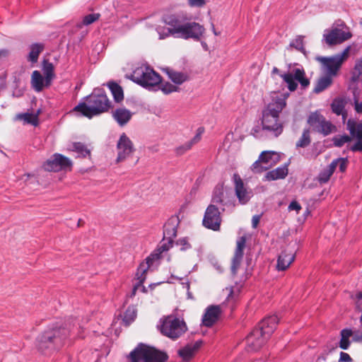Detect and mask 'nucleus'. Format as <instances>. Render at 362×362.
Here are the masks:
<instances>
[{
    "label": "nucleus",
    "instance_id": "aec40b11",
    "mask_svg": "<svg viewBox=\"0 0 362 362\" xmlns=\"http://www.w3.org/2000/svg\"><path fill=\"white\" fill-rule=\"evenodd\" d=\"M221 314L220 305H209L202 316V324L208 327L214 325Z\"/></svg>",
    "mask_w": 362,
    "mask_h": 362
},
{
    "label": "nucleus",
    "instance_id": "f03ea898",
    "mask_svg": "<svg viewBox=\"0 0 362 362\" xmlns=\"http://www.w3.org/2000/svg\"><path fill=\"white\" fill-rule=\"evenodd\" d=\"M85 102L79 103L74 110L89 119L108 112L112 107L105 90L102 88H95L93 92L85 98Z\"/></svg>",
    "mask_w": 362,
    "mask_h": 362
},
{
    "label": "nucleus",
    "instance_id": "bf43d9fd",
    "mask_svg": "<svg viewBox=\"0 0 362 362\" xmlns=\"http://www.w3.org/2000/svg\"><path fill=\"white\" fill-rule=\"evenodd\" d=\"M339 361L340 362H352V358L347 353L341 352L340 357H339Z\"/></svg>",
    "mask_w": 362,
    "mask_h": 362
},
{
    "label": "nucleus",
    "instance_id": "a19ab883",
    "mask_svg": "<svg viewBox=\"0 0 362 362\" xmlns=\"http://www.w3.org/2000/svg\"><path fill=\"white\" fill-rule=\"evenodd\" d=\"M289 46L291 47L295 48L303 54H305V50L303 45V37L301 35L298 36L296 39L292 40L290 42Z\"/></svg>",
    "mask_w": 362,
    "mask_h": 362
},
{
    "label": "nucleus",
    "instance_id": "a878e982",
    "mask_svg": "<svg viewBox=\"0 0 362 362\" xmlns=\"http://www.w3.org/2000/svg\"><path fill=\"white\" fill-rule=\"evenodd\" d=\"M288 175V168L286 165L278 167L277 168L269 171L265 175L266 180H276L283 179Z\"/></svg>",
    "mask_w": 362,
    "mask_h": 362
},
{
    "label": "nucleus",
    "instance_id": "338daca9",
    "mask_svg": "<svg viewBox=\"0 0 362 362\" xmlns=\"http://www.w3.org/2000/svg\"><path fill=\"white\" fill-rule=\"evenodd\" d=\"M355 110L358 113H362V101L359 103L356 102Z\"/></svg>",
    "mask_w": 362,
    "mask_h": 362
},
{
    "label": "nucleus",
    "instance_id": "6e6d98bb",
    "mask_svg": "<svg viewBox=\"0 0 362 362\" xmlns=\"http://www.w3.org/2000/svg\"><path fill=\"white\" fill-rule=\"evenodd\" d=\"M354 332H353L351 329H343L341 331V337L343 338L349 339L350 337H354Z\"/></svg>",
    "mask_w": 362,
    "mask_h": 362
},
{
    "label": "nucleus",
    "instance_id": "1a4fd4ad",
    "mask_svg": "<svg viewBox=\"0 0 362 362\" xmlns=\"http://www.w3.org/2000/svg\"><path fill=\"white\" fill-rule=\"evenodd\" d=\"M187 330V327L184 320L174 315L164 317L160 328L163 335L173 340L180 338Z\"/></svg>",
    "mask_w": 362,
    "mask_h": 362
},
{
    "label": "nucleus",
    "instance_id": "6e6552de",
    "mask_svg": "<svg viewBox=\"0 0 362 362\" xmlns=\"http://www.w3.org/2000/svg\"><path fill=\"white\" fill-rule=\"evenodd\" d=\"M130 78L141 86L151 90L161 82V76L149 66H141L136 68Z\"/></svg>",
    "mask_w": 362,
    "mask_h": 362
},
{
    "label": "nucleus",
    "instance_id": "c9c22d12",
    "mask_svg": "<svg viewBox=\"0 0 362 362\" xmlns=\"http://www.w3.org/2000/svg\"><path fill=\"white\" fill-rule=\"evenodd\" d=\"M311 142L310 129H304L299 140L296 142V148H305Z\"/></svg>",
    "mask_w": 362,
    "mask_h": 362
},
{
    "label": "nucleus",
    "instance_id": "c756f323",
    "mask_svg": "<svg viewBox=\"0 0 362 362\" xmlns=\"http://www.w3.org/2000/svg\"><path fill=\"white\" fill-rule=\"evenodd\" d=\"M336 169V163H331L329 165H327L325 169L320 171L318 175L317 180L320 184L327 183L330 177L334 173Z\"/></svg>",
    "mask_w": 362,
    "mask_h": 362
},
{
    "label": "nucleus",
    "instance_id": "6ab92c4d",
    "mask_svg": "<svg viewBox=\"0 0 362 362\" xmlns=\"http://www.w3.org/2000/svg\"><path fill=\"white\" fill-rule=\"evenodd\" d=\"M245 244L246 238L245 236H241L238 238L236 242V248L232 259V264L230 268L233 276H235L238 272V269L243 257Z\"/></svg>",
    "mask_w": 362,
    "mask_h": 362
},
{
    "label": "nucleus",
    "instance_id": "39448f33",
    "mask_svg": "<svg viewBox=\"0 0 362 362\" xmlns=\"http://www.w3.org/2000/svg\"><path fill=\"white\" fill-rule=\"evenodd\" d=\"M69 334V330L67 328L55 325L37 337L36 346L42 352L57 349L62 346Z\"/></svg>",
    "mask_w": 362,
    "mask_h": 362
},
{
    "label": "nucleus",
    "instance_id": "2eb2a0df",
    "mask_svg": "<svg viewBox=\"0 0 362 362\" xmlns=\"http://www.w3.org/2000/svg\"><path fill=\"white\" fill-rule=\"evenodd\" d=\"M71 165L72 163L69 158L60 153H54L44 163L43 168L49 172H59L70 168Z\"/></svg>",
    "mask_w": 362,
    "mask_h": 362
},
{
    "label": "nucleus",
    "instance_id": "4be33fe9",
    "mask_svg": "<svg viewBox=\"0 0 362 362\" xmlns=\"http://www.w3.org/2000/svg\"><path fill=\"white\" fill-rule=\"evenodd\" d=\"M175 20V14L167 15L163 17V22L168 26L159 27L157 28V32L159 35V39H165L170 36L173 37V28L174 26L171 23L172 21Z\"/></svg>",
    "mask_w": 362,
    "mask_h": 362
},
{
    "label": "nucleus",
    "instance_id": "423d86ee",
    "mask_svg": "<svg viewBox=\"0 0 362 362\" xmlns=\"http://www.w3.org/2000/svg\"><path fill=\"white\" fill-rule=\"evenodd\" d=\"M177 235V228L175 225L169 223L165 224L163 227V238L160 245L156 250L152 252L148 257H146V262L140 264V270L142 273L147 272L153 262L160 258L161 254L168 251L173 243V238Z\"/></svg>",
    "mask_w": 362,
    "mask_h": 362
},
{
    "label": "nucleus",
    "instance_id": "3c124183",
    "mask_svg": "<svg viewBox=\"0 0 362 362\" xmlns=\"http://www.w3.org/2000/svg\"><path fill=\"white\" fill-rule=\"evenodd\" d=\"M204 128L203 127H199L197 129L195 136L190 141H189L192 144V146L195 145L201 140L202 135L204 134Z\"/></svg>",
    "mask_w": 362,
    "mask_h": 362
},
{
    "label": "nucleus",
    "instance_id": "ddd939ff",
    "mask_svg": "<svg viewBox=\"0 0 362 362\" xmlns=\"http://www.w3.org/2000/svg\"><path fill=\"white\" fill-rule=\"evenodd\" d=\"M280 76L287 83L288 88L291 92L297 89L296 81L299 82L303 88H305L310 85V80L305 77V72L303 67L294 68L291 72L284 73Z\"/></svg>",
    "mask_w": 362,
    "mask_h": 362
},
{
    "label": "nucleus",
    "instance_id": "393cba45",
    "mask_svg": "<svg viewBox=\"0 0 362 362\" xmlns=\"http://www.w3.org/2000/svg\"><path fill=\"white\" fill-rule=\"evenodd\" d=\"M69 149L75 152L77 154L76 156L78 158H90L91 155L90 150L85 144L81 142H73L69 145Z\"/></svg>",
    "mask_w": 362,
    "mask_h": 362
},
{
    "label": "nucleus",
    "instance_id": "c85d7f7f",
    "mask_svg": "<svg viewBox=\"0 0 362 362\" xmlns=\"http://www.w3.org/2000/svg\"><path fill=\"white\" fill-rule=\"evenodd\" d=\"M43 43H33L30 45V52L28 56V60L31 63H36L38 60L40 54L44 50Z\"/></svg>",
    "mask_w": 362,
    "mask_h": 362
},
{
    "label": "nucleus",
    "instance_id": "58836bf2",
    "mask_svg": "<svg viewBox=\"0 0 362 362\" xmlns=\"http://www.w3.org/2000/svg\"><path fill=\"white\" fill-rule=\"evenodd\" d=\"M136 316V313L135 308L133 306H129L127 308L124 313L123 321L125 323V325H129L134 320Z\"/></svg>",
    "mask_w": 362,
    "mask_h": 362
},
{
    "label": "nucleus",
    "instance_id": "603ef678",
    "mask_svg": "<svg viewBox=\"0 0 362 362\" xmlns=\"http://www.w3.org/2000/svg\"><path fill=\"white\" fill-rule=\"evenodd\" d=\"M356 309L362 312V292H358L355 297Z\"/></svg>",
    "mask_w": 362,
    "mask_h": 362
},
{
    "label": "nucleus",
    "instance_id": "2f4dec72",
    "mask_svg": "<svg viewBox=\"0 0 362 362\" xmlns=\"http://www.w3.org/2000/svg\"><path fill=\"white\" fill-rule=\"evenodd\" d=\"M107 86L110 88L114 100L117 103H119L124 99V93L122 88L114 81H110L107 83Z\"/></svg>",
    "mask_w": 362,
    "mask_h": 362
},
{
    "label": "nucleus",
    "instance_id": "052dcab7",
    "mask_svg": "<svg viewBox=\"0 0 362 362\" xmlns=\"http://www.w3.org/2000/svg\"><path fill=\"white\" fill-rule=\"evenodd\" d=\"M238 294H235L233 288L230 289V292L227 296L226 300L230 303L232 302L233 303L236 300Z\"/></svg>",
    "mask_w": 362,
    "mask_h": 362
},
{
    "label": "nucleus",
    "instance_id": "a18cd8bd",
    "mask_svg": "<svg viewBox=\"0 0 362 362\" xmlns=\"http://www.w3.org/2000/svg\"><path fill=\"white\" fill-rule=\"evenodd\" d=\"M192 146H193L192 144L189 141H187V142L185 143L184 144L176 147L175 148L174 151L176 153V155L181 156V155H183L184 153H185L189 150H190Z\"/></svg>",
    "mask_w": 362,
    "mask_h": 362
},
{
    "label": "nucleus",
    "instance_id": "0eeeda50",
    "mask_svg": "<svg viewBox=\"0 0 362 362\" xmlns=\"http://www.w3.org/2000/svg\"><path fill=\"white\" fill-rule=\"evenodd\" d=\"M129 362H166L168 356L153 346L139 343L128 355Z\"/></svg>",
    "mask_w": 362,
    "mask_h": 362
},
{
    "label": "nucleus",
    "instance_id": "5fc2aeb1",
    "mask_svg": "<svg viewBox=\"0 0 362 362\" xmlns=\"http://www.w3.org/2000/svg\"><path fill=\"white\" fill-rule=\"evenodd\" d=\"M350 346V341L349 339L343 338L341 337V339L339 341V347L341 349L346 350L349 349Z\"/></svg>",
    "mask_w": 362,
    "mask_h": 362
},
{
    "label": "nucleus",
    "instance_id": "8fccbe9b",
    "mask_svg": "<svg viewBox=\"0 0 362 362\" xmlns=\"http://www.w3.org/2000/svg\"><path fill=\"white\" fill-rule=\"evenodd\" d=\"M178 89L177 87L173 85L172 83L169 82L164 83L161 84L160 90L165 93V94H169L173 92L177 91Z\"/></svg>",
    "mask_w": 362,
    "mask_h": 362
},
{
    "label": "nucleus",
    "instance_id": "9b49d317",
    "mask_svg": "<svg viewBox=\"0 0 362 362\" xmlns=\"http://www.w3.org/2000/svg\"><path fill=\"white\" fill-rule=\"evenodd\" d=\"M349 49L350 47H347L342 52L329 57H317V60L323 64L327 75L330 76H336L343 62L348 57Z\"/></svg>",
    "mask_w": 362,
    "mask_h": 362
},
{
    "label": "nucleus",
    "instance_id": "5701e85b",
    "mask_svg": "<svg viewBox=\"0 0 362 362\" xmlns=\"http://www.w3.org/2000/svg\"><path fill=\"white\" fill-rule=\"evenodd\" d=\"M132 117V113L131 111L124 107L117 108L112 112V117L121 127L127 124Z\"/></svg>",
    "mask_w": 362,
    "mask_h": 362
},
{
    "label": "nucleus",
    "instance_id": "bb28decb",
    "mask_svg": "<svg viewBox=\"0 0 362 362\" xmlns=\"http://www.w3.org/2000/svg\"><path fill=\"white\" fill-rule=\"evenodd\" d=\"M346 103V102L343 98H335L331 103L332 112L337 115H342L344 119L346 115V112L344 110Z\"/></svg>",
    "mask_w": 362,
    "mask_h": 362
},
{
    "label": "nucleus",
    "instance_id": "f3484780",
    "mask_svg": "<svg viewBox=\"0 0 362 362\" xmlns=\"http://www.w3.org/2000/svg\"><path fill=\"white\" fill-rule=\"evenodd\" d=\"M117 163L123 161L135 151L132 141L125 133H122L120 135L119 139L117 143Z\"/></svg>",
    "mask_w": 362,
    "mask_h": 362
},
{
    "label": "nucleus",
    "instance_id": "774afa93",
    "mask_svg": "<svg viewBox=\"0 0 362 362\" xmlns=\"http://www.w3.org/2000/svg\"><path fill=\"white\" fill-rule=\"evenodd\" d=\"M327 354H322L321 356H318L316 362H325L326 359H327Z\"/></svg>",
    "mask_w": 362,
    "mask_h": 362
},
{
    "label": "nucleus",
    "instance_id": "7ed1b4c3",
    "mask_svg": "<svg viewBox=\"0 0 362 362\" xmlns=\"http://www.w3.org/2000/svg\"><path fill=\"white\" fill-rule=\"evenodd\" d=\"M278 322L279 318L276 315L268 316L259 322L246 337L247 350H259L275 330Z\"/></svg>",
    "mask_w": 362,
    "mask_h": 362
},
{
    "label": "nucleus",
    "instance_id": "4d7b16f0",
    "mask_svg": "<svg viewBox=\"0 0 362 362\" xmlns=\"http://www.w3.org/2000/svg\"><path fill=\"white\" fill-rule=\"evenodd\" d=\"M300 209H301V206L296 201H292L290 203V204L288 205V210L289 211L295 210V211H297V213H298Z\"/></svg>",
    "mask_w": 362,
    "mask_h": 362
},
{
    "label": "nucleus",
    "instance_id": "e2e57ef3",
    "mask_svg": "<svg viewBox=\"0 0 362 362\" xmlns=\"http://www.w3.org/2000/svg\"><path fill=\"white\" fill-rule=\"evenodd\" d=\"M261 215H255L252 218V226L253 228H256L259 223Z\"/></svg>",
    "mask_w": 362,
    "mask_h": 362
},
{
    "label": "nucleus",
    "instance_id": "f257e3e1",
    "mask_svg": "<svg viewBox=\"0 0 362 362\" xmlns=\"http://www.w3.org/2000/svg\"><path fill=\"white\" fill-rule=\"evenodd\" d=\"M284 99L279 98L269 103L262 110L261 126L256 125L251 129V134L258 139H275L284 131V124L279 114L286 107Z\"/></svg>",
    "mask_w": 362,
    "mask_h": 362
},
{
    "label": "nucleus",
    "instance_id": "09e8293b",
    "mask_svg": "<svg viewBox=\"0 0 362 362\" xmlns=\"http://www.w3.org/2000/svg\"><path fill=\"white\" fill-rule=\"evenodd\" d=\"M19 118L23 119L26 123L37 125V117L30 113H23L18 116Z\"/></svg>",
    "mask_w": 362,
    "mask_h": 362
},
{
    "label": "nucleus",
    "instance_id": "a211bd4d",
    "mask_svg": "<svg viewBox=\"0 0 362 362\" xmlns=\"http://www.w3.org/2000/svg\"><path fill=\"white\" fill-rule=\"evenodd\" d=\"M233 180L235 182V194L241 204H247L253 194L251 190L247 189L241 179V177L236 173L233 175Z\"/></svg>",
    "mask_w": 362,
    "mask_h": 362
},
{
    "label": "nucleus",
    "instance_id": "7c9ffc66",
    "mask_svg": "<svg viewBox=\"0 0 362 362\" xmlns=\"http://www.w3.org/2000/svg\"><path fill=\"white\" fill-rule=\"evenodd\" d=\"M42 71L45 76V84L49 86L54 77V65L47 59L42 62Z\"/></svg>",
    "mask_w": 362,
    "mask_h": 362
},
{
    "label": "nucleus",
    "instance_id": "20e7f679",
    "mask_svg": "<svg viewBox=\"0 0 362 362\" xmlns=\"http://www.w3.org/2000/svg\"><path fill=\"white\" fill-rule=\"evenodd\" d=\"M171 23L174 26L173 33L175 38L199 42L204 37L206 30L204 25L197 22L175 15V20Z\"/></svg>",
    "mask_w": 362,
    "mask_h": 362
},
{
    "label": "nucleus",
    "instance_id": "72a5a7b5",
    "mask_svg": "<svg viewBox=\"0 0 362 362\" xmlns=\"http://www.w3.org/2000/svg\"><path fill=\"white\" fill-rule=\"evenodd\" d=\"M332 83V76L326 75L319 78L316 83V85L313 89V92L315 93H320L327 88Z\"/></svg>",
    "mask_w": 362,
    "mask_h": 362
},
{
    "label": "nucleus",
    "instance_id": "e433bc0d",
    "mask_svg": "<svg viewBox=\"0 0 362 362\" xmlns=\"http://www.w3.org/2000/svg\"><path fill=\"white\" fill-rule=\"evenodd\" d=\"M168 76L173 83L177 85L182 84L187 79V76L186 74L177 71L168 72Z\"/></svg>",
    "mask_w": 362,
    "mask_h": 362
},
{
    "label": "nucleus",
    "instance_id": "37998d69",
    "mask_svg": "<svg viewBox=\"0 0 362 362\" xmlns=\"http://www.w3.org/2000/svg\"><path fill=\"white\" fill-rule=\"evenodd\" d=\"M336 163V168L339 165V169L341 173L346 171L348 165L347 158H338L332 161V163Z\"/></svg>",
    "mask_w": 362,
    "mask_h": 362
},
{
    "label": "nucleus",
    "instance_id": "473e14b6",
    "mask_svg": "<svg viewBox=\"0 0 362 362\" xmlns=\"http://www.w3.org/2000/svg\"><path fill=\"white\" fill-rule=\"evenodd\" d=\"M44 81L45 78L42 77L39 71H34L31 77V84L33 89L37 92L42 90L44 87Z\"/></svg>",
    "mask_w": 362,
    "mask_h": 362
},
{
    "label": "nucleus",
    "instance_id": "49530a36",
    "mask_svg": "<svg viewBox=\"0 0 362 362\" xmlns=\"http://www.w3.org/2000/svg\"><path fill=\"white\" fill-rule=\"evenodd\" d=\"M176 245L177 246H180V250L181 251H186L187 250H189L192 247V245H190V243H189V240L187 238H179L176 243H175Z\"/></svg>",
    "mask_w": 362,
    "mask_h": 362
},
{
    "label": "nucleus",
    "instance_id": "9d476101",
    "mask_svg": "<svg viewBox=\"0 0 362 362\" xmlns=\"http://www.w3.org/2000/svg\"><path fill=\"white\" fill-rule=\"evenodd\" d=\"M312 130L324 136L329 135L335 130V126L318 111L311 112L307 119Z\"/></svg>",
    "mask_w": 362,
    "mask_h": 362
},
{
    "label": "nucleus",
    "instance_id": "4c0bfd02",
    "mask_svg": "<svg viewBox=\"0 0 362 362\" xmlns=\"http://www.w3.org/2000/svg\"><path fill=\"white\" fill-rule=\"evenodd\" d=\"M139 269H140V265L139 266V267L137 269L136 274V279H137V280L139 281L134 286V288L132 289V293L130 295V297H133L136 294V290L138 289V288L139 286H141L143 284V283L145 281V280H146V272L143 274L141 270H140Z\"/></svg>",
    "mask_w": 362,
    "mask_h": 362
},
{
    "label": "nucleus",
    "instance_id": "dca6fc26",
    "mask_svg": "<svg viewBox=\"0 0 362 362\" xmlns=\"http://www.w3.org/2000/svg\"><path fill=\"white\" fill-rule=\"evenodd\" d=\"M351 33L348 30H344L339 28H334L331 30H325L322 40L327 45L333 46L342 43L351 38Z\"/></svg>",
    "mask_w": 362,
    "mask_h": 362
},
{
    "label": "nucleus",
    "instance_id": "412c9836",
    "mask_svg": "<svg viewBox=\"0 0 362 362\" xmlns=\"http://www.w3.org/2000/svg\"><path fill=\"white\" fill-rule=\"evenodd\" d=\"M202 344V341H197L194 344H188L185 346L180 349L177 351V354L184 361H189L194 357Z\"/></svg>",
    "mask_w": 362,
    "mask_h": 362
},
{
    "label": "nucleus",
    "instance_id": "ea45409f",
    "mask_svg": "<svg viewBox=\"0 0 362 362\" xmlns=\"http://www.w3.org/2000/svg\"><path fill=\"white\" fill-rule=\"evenodd\" d=\"M351 81L353 82L362 81V60L356 62L355 64L354 70L351 76Z\"/></svg>",
    "mask_w": 362,
    "mask_h": 362
},
{
    "label": "nucleus",
    "instance_id": "f704fd0d",
    "mask_svg": "<svg viewBox=\"0 0 362 362\" xmlns=\"http://www.w3.org/2000/svg\"><path fill=\"white\" fill-rule=\"evenodd\" d=\"M347 129L352 136L356 139H362V122L356 124L349 119L347 122Z\"/></svg>",
    "mask_w": 362,
    "mask_h": 362
},
{
    "label": "nucleus",
    "instance_id": "de8ad7c7",
    "mask_svg": "<svg viewBox=\"0 0 362 362\" xmlns=\"http://www.w3.org/2000/svg\"><path fill=\"white\" fill-rule=\"evenodd\" d=\"M100 13H90L85 16L83 19V24L88 25L98 21L100 18Z\"/></svg>",
    "mask_w": 362,
    "mask_h": 362
},
{
    "label": "nucleus",
    "instance_id": "69168bd1",
    "mask_svg": "<svg viewBox=\"0 0 362 362\" xmlns=\"http://www.w3.org/2000/svg\"><path fill=\"white\" fill-rule=\"evenodd\" d=\"M9 52L6 49H0V59L2 58H6L8 56Z\"/></svg>",
    "mask_w": 362,
    "mask_h": 362
},
{
    "label": "nucleus",
    "instance_id": "0e129e2a",
    "mask_svg": "<svg viewBox=\"0 0 362 362\" xmlns=\"http://www.w3.org/2000/svg\"><path fill=\"white\" fill-rule=\"evenodd\" d=\"M212 264L218 273H222L223 272L221 265L218 263L217 260H214V262H212Z\"/></svg>",
    "mask_w": 362,
    "mask_h": 362
},
{
    "label": "nucleus",
    "instance_id": "13d9d810",
    "mask_svg": "<svg viewBox=\"0 0 362 362\" xmlns=\"http://www.w3.org/2000/svg\"><path fill=\"white\" fill-rule=\"evenodd\" d=\"M191 6L202 7L205 4V0H188Z\"/></svg>",
    "mask_w": 362,
    "mask_h": 362
},
{
    "label": "nucleus",
    "instance_id": "79ce46f5",
    "mask_svg": "<svg viewBox=\"0 0 362 362\" xmlns=\"http://www.w3.org/2000/svg\"><path fill=\"white\" fill-rule=\"evenodd\" d=\"M351 137L346 134L335 136L332 141L334 145L337 147H341L344 144L351 141Z\"/></svg>",
    "mask_w": 362,
    "mask_h": 362
},
{
    "label": "nucleus",
    "instance_id": "c03bdc74",
    "mask_svg": "<svg viewBox=\"0 0 362 362\" xmlns=\"http://www.w3.org/2000/svg\"><path fill=\"white\" fill-rule=\"evenodd\" d=\"M251 169L253 173H261L263 171H265L268 170V165H263L262 163L261 162L260 159L258 158L257 160H256L252 165Z\"/></svg>",
    "mask_w": 362,
    "mask_h": 362
},
{
    "label": "nucleus",
    "instance_id": "4468645a",
    "mask_svg": "<svg viewBox=\"0 0 362 362\" xmlns=\"http://www.w3.org/2000/svg\"><path fill=\"white\" fill-rule=\"evenodd\" d=\"M221 212L216 205L210 204L206 208L202 220L203 226L214 231L220 230L221 223Z\"/></svg>",
    "mask_w": 362,
    "mask_h": 362
},
{
    "label": "nucleus",
    "instance_id": "864d4df0",
    "mask_svg": "<svg viewBox=\"0 0 362 362\" xmlns=\"http://www.w3.org/2000/svg\"><path fill=\"white\" fill-rule=\"evenodd\" d=\"M350 150L353 152H362V139H357V141L351 146Z\"/></svg>",
    "mask_w": 362,
    "mask_h": 362
},
{
    "label": "nucleus",
    "instance_id": "b1692460",
    "mask_svg": "<svg viewBox=\"0 0 362 362\" xmlns=\"http://www.w3.org/2000/svg\"><path fill=\"white\" fill-rule=\"evenodd\" d=\"M295 255L293 252H288L284 250L281 252L278 257L276 267L279 271L286 270L290 264L293 262Z\"/></svg>",
    "mask_w": 362,
    "mask_h": 362
},
{
    "label": "nucleus",
    "instance_id": "680f3d73",
    "mask_svg": "<svg viewBox=\"0 0 362 362\" xmlns=\"http://www.w3.org/2000/svg\"><path fill=\"white\" fill-rule=\"evenodd\" d=\"M353 341L356 342L362 343V332L356 331L354 332Z\"/></svg>",
    "mask_w": 362,
    "mask_h": 362
},
{
    "label": "nucleus",
    "instance_id": "f8f14e48",
    "mask_svg": "<svg viewBox=\"0 0 362 362\" xmlns=\"http://www.w3.org/2000/svg\"><path fill=\"white\" fill-rule=\"evenodd\" d=\"M211 204L220 205L222 211H225L226 207L233 208L235 199L231 189L225 187L223 184L217 185L214 189Z\"/></svg>",
    "mask_w": 362,
    "mask_h": 362
},
{
    "label": "nucleus",
    "instance_id": "cd10ccee",
    "mask_svg": "<svg viewBox=\"0 0 362 362\" xmlns=\"http://www.w3.org/2000/svg\"><path fill=\"white\" fill-rule=\"evenodd\" d=\"M263 165H268V169L274 165L279 160V156L274 151H263L259 156Z\"/></svg>",
    "mask_w": 362,
    "mask_h": 362
}]
</instances>
